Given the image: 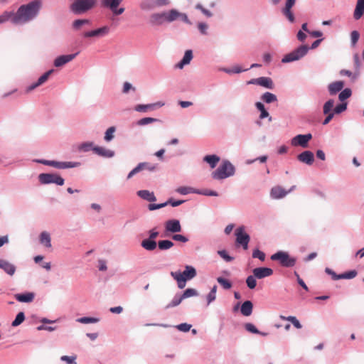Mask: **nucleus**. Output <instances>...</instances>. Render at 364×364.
I'll list each match as a JSON object with an SVG mask.
<instances>
[{
  "mask_svg": "<svg viewBox=\"0 0 364 364\" xmlns=\"http://www.w3.org/2000/svg\"><path fill=\"white\" fill-rule=\"evenodd\" d=\"M41 6V0H34L27 4L21 5L14 13L13 23L16 25L24 24L33 20L38 14Z\"/></svg>",
  "mask_w": 364,
  "mask_h": 364,
  "instance_id": "f257e3e1",
  "label": "nucleus"
},
{
  "mask_svg": "<svg viewBox=\"0 0 364 364\" xmlns=\"http://www.w3.org/2000/svg\"><path fill=\"white\" fill-rule=\"evenodd\" d=\"M171 275L176 280L178 288L183 289L185 287L187 280H190L196 276V271L193 267L187 265L183 272H171Z\"/></svg>",
  "mask_w": 364,
  "mask_h": 364,
  "instance_id": "f03ea898",
  "label": "nucleus"
},
{
  "mask_svg": "<svg viewBox=\"0 0 364 364\" xmlns=\"http://www.w3.org/2000/svg\"><path fill=\"white\" fill-rule=\"evenodd\" d=\"M235 173V167L228 161H224L223 164L212 173L214 179L221 180L232 176Z\"/></svg>",
  "mask_w": 364,
  "mask_h": 364,
  "instance_id": "7ed1b4c3",
  "label": "nucleus"
},
{
  "mask_svg": "<svg viewBox=\"0 0 364 364\" xmlns=\"http://www.w3.org/2000/svg\"><path fill=\"white\" fill-rule=\"evenodd\" d=\"M271 259L278 261L279 264L284 267H292L296 262V259L290 257V255L284 251H278L271 256Z\"/></svg>",
  "mask_w": 364,
  "mask_h": 364,
  "instance_id": "20e7f679",
  "label": "nucleus"
},
{
  "mask_svg": "<svg viewBox=\"0 0 364 364\" xmlns=\"http://www.w3.org/2000/svg\"><path fill=\"white\" fill-rule=\"evenodd\" d=\"M96 0H75L71 5V11L76 14H80L91 9L95 4Z\"/></svg>",
  "mask_w": 364,
  "mask_h": 364,
  "instance_id": "39448f33",
  "label": "nucleus"
},
{
  "mask_svg": "<svg viewBox=\"0 0 364 364\" xmlns=\"http://www.w3.org/2000/svg\"><path fill=\"white\" fill-rule=\"evenodd\" d=\"M309 48L306 45L300 46L298 48L287 54L282 60L284 63L298 60L304 57L308 52Z\"/></svg>",
  "mask_w": 364,
  "mask_h": 364,
  "instance_id": "423d86ee",
  "label": "nucleus"
},
{
  "mask_svg": "<svg viewBox=\"0 0 364 364\" xmlns=\"http://www.w3.org/2000/svg\"><path fill=\"white\" fill-rule=\"evenodd\" d=\"M38 179L42 184L55 183L58 186L64 184V179L56 173H41Z\"/></svg>",
  "mask_w": 364,
  "mask_h": 364,
  "instance_id": "0eeeda50",
  "label": "nucleus"
},
{
  "mask_svg": "<svg viewBox=\"0 0 364 364\" xmlns=\"http://www.w3.org/2000/svg\"><path fill=\"white\" fill-rule=\"evenodd\" d=\"M236 243L241 245L245 250L248 249V244L250 240V235L245 232V227L240 226L235 230Z\"/></svg>",
  "mask_w": 364,
  "mask_h": 364,
  "instance_id": "6e6552de",
  "label": "nucleus"
},
{
  "mask_svg": "<svg viewBox=\"0 0 364 364\" xmlns=\"http://www.w3.org/2000/svg\"><path fill=\"white\" fill-rule=\"evenodd\" d=\"M123 1V0H102V5L105 7L109 8L114 15L119 16L124 13V8H119V5Z\"/></svg>",
  "mask_w": 364,
  "mask_h": 364,
  "instance_id": "1a4fd4ad",
  "label": "nucleus"
},
{
  "mask_svg": "<svg viewBox=\"0 0 364 364\" xmlns=\"http://www.w3.org/2000/svg\"><path fill=\"white\" fill-rule=\"evenodd\" d=\"M169 4V0H143L140 4L142 10H151L156 6H166Z\"/></svg>",
  "mask_w": 364,
  "mask_h": 364,
  "instance_id": "9d476101",
  "label": "nucleus"
},
{
  "mask_svg": "<svg viewBox=\"0 0 364 364\" xmlns=\"http://www.w3.org/2000/svg\"><path fill=\"white\" fill-rule=\"evenodd\" d=\"M311 138L312 135L311 134L296 135L291 139V145L294 146H300L303 148H306L308 146V143Z\"/></svg>",
  "mask_w": 364,
  "mask_h": 364,
  "instance_id": "9b49d317",
  "label": "nucleus"
},
{
  "mask_svg": "<svg viewBox=\"0 0 364 364\" xmlns=\"http://www.w3.org/2000/svg\"><path fill=\"white\" fill-rule=\"evenodd\" d=\"M156 169V166L149 162H142L139 164L133 170H132L127 176V178H131L136 173L143 171L148 170L153 171Z\"/></svg>",
  "mask_w": 364,
  "mask_h": 364,
  "instance_id": "f8f14e48",
  "label": "nucleus"
},
{
  "mask_svg": "<svg viewBox=\"0 0 364 364\" xmlns=\"http://www.w3.org/2000/svg\"><path fill=\"white\" fill-rule=\"evenodd\" d=\"M165 231L166 233L180 232L182 230L181 223L178 220H168L164 223Z\"/></svg>",
  "mask_w": 364,
  "mask_h": 364,
  "instance_id": "ddd939ff",
  "label": "nucleus"
},
{
  "mask_svg": "<svg viewBox=\"0 0 364 364\" xmlns=\"http://www.w3.org/2000/svg\"><path fill=\"white\" fill-rule=\"evenodd\" d=\"M176 20H181L186 23L191 24V22L184 13H181L176 9H171L169 11L168 22H172Z\"/></svg>",
  "mask_w": 364,
  "mask_h": 364,
  "instance_id": "4468645a",
  "label": "nucleus"
},
{
  "mask_svg": "<svg viewBox=\"0 0 364 364\" xmlns=\"http://www.w3.org/2000/svg\"><path fill=\"white\" fill-rule=\"evenodd\" d=\"M254 276L259 279L272 275L273 270L269 267H257L252 270Z\"/></svg>",
  "mask_w": 364,
  "mask_h": 364,
  "instance_id": "2eb2a0df",
  "label": "nucleus"
},
{
  "mask_svg": "<svg viewBox=\"0 0 364 364\" xmlns=\"http://www.w3.org/2000/svg\"><path fill=\"white\" fill-rule=\"evenodd\" d=\"M296 3V0H287L285 6L282 9L283 14L288 18V20L293 23L294 21V16L291 9Z\"/></svg>",
  "mask_w": 364,
  "mask_h": 364,
  "instance_id": "dca6fc26",
  "label": "nucleus"
},
{
  "mask_svg": "<svg viewBox=\"0 0 364 364\" xmlns=\"http://www.w3.org/2000/svg\"><path fill=\"white\" fill-rule=\"evenodd\" d=\"M53 73V70H50L47 72H46L43 75H41L38 81L35 83H33L32 85H31L30 86H28L26 89V92H29L31 91H32L33 90H34L35 88L38 87V86L43 85V83H45L49 76Z\"/></svg>",
  "mask_w": 364,
  "mask_h": 364,
  "instance_id": "f3484780",
  "label": "nucleus"
},
{
  "mask_svg": "<svg viewBox=\"0 0 364 364\" xmlns=\"http://www.w3.org/2000/svg\"><path fill=\"white\" fill-rule=\"evenodd\" d=\"M297 159L307 165H311L314 161V155L310 151H304L297 156Z\"/></svg>",
  "mask_w": 364,
  "mask_h": 364,
  "instance_id": "a211bd4d",
  "label": "nucleus"
},
{
  "mask_svg": "<svg viewBox=\"0 0 364 364\" xmlns=\"http://www.w3.org/2000/svg\"><path fill=\"white\" fill-rule=\"evenodd\" d=\"M77 55V53L60 55L55 58V60L54 61V65L55 67L63 66L65 64L73 60L76 57Z\"/></svg>",
  "mask_w": 364,
  "mask_h": 364,
  "instance_id": "6ab92c4d",
  "label": "nucleus"
},
{
  "mask_svg": "<svg viewBox=\"0 0 364 364\" xmlns=\"http://www.w3.org/2000/svg\"><path fill=\"white\" fill-rule=\"evenodd\" d=\"M109 28L107 26H103L98 29L85 32L83 36L85 38H91V37H97V36H102L109 33Z\"/></svg>",
  "mask_w": 364,
  "mask_h": 364,
  "instance_id": "aec40b11",
  "label": "nucleus"
},
{
  "mask_svg": "<svg viewBox=\"0 0 364 364\" xmlns=\"http://www.w3.org/2000/svg\"><path fill=\"white\" fill-rule=\"evenodd\" d=\"M92 151L97 155L106 157V158H111L114 155V152L113 151H111L109 149H107L104 147L101 146H95L92 148Z\"/></svg>",
  "mask_w": 364,
  "mask_h": 364,
  "instance_id": "412c9836",
  "label": "nucleus"
},
{
  "mask_svg": "<svg viewBox=\"0 0 364 364\" xmlns=\"http://www.w3.org/2000/svg\"><path fill=\"white\" fill-rule=\"evenodd\" d=\"M0 268L4 269L8 274L12 276L16 272V267L8 261L0 259Z\"/></svg>",
  "mask_w": 364,
  "mask_h": 364,
  "instance_id": "4be33fe9",
  "label": "nucleus"
},
{
  "mask_svg": "<svg viewBox=\"0 0 364 364\" xmlns=\"http://www.w3.org/2000/svg\"><path fill=\"white\" fill-rule=\"evenodd\" d=\"M288 193L282 187L274 186L272 188L270 195L272 198L279 199L284 197Z\"/></svg>",
  "mask_w": 364,
  "mask_h": 364,
  "instance_id": "5701e85b",
  "label": "nucleus"
},
{
  "mask_svg": "<svg viewBox=\"0 0 364 364\" xmlns=\"http://www.w3.org/2000/svg\"><path fill=\"white\" fill-rule=\"evenodd\" d=\"M34 294L28 292L26 294H16L14 295L15 299L19 302L29 303L33 301L34 299Z\"/></svg>",
  "mask_w": 364,
  "mask_h": 364,
  "instance_id": "b1692460",
  "label": "nucleus"
},
{
  "mask_svg": "<svg viewBox=\"0 0 364 364\" xmlns=\"http://www.w3.org/2000/svg\"><path fill=\"white\" fill-rule=\"evenodd\" d=\"M164 104L161 102L148 104V105H138L135 107L134 109L137 112H146L148 110H152L156 107H161Z\"/></svg>",
  "mask_w": 364,
  "mask_h": 364,
  "instance_id": "393cba45",
  "label": "nucleus"
},
{
  "mask_svg": "<svg viewBox=\"0 0 364 364\" xmlns=\"http://www.w3.org/2000/svg\"><path fill=\"white\" fill-rule=\"evenodd\" d=\"M344 87L343 81H336L328 85V91L330 95H334L338 92L341 91Z\"/></svg>",
  "mask_w": 364,
  "mask_h": 364,
  "instance_id": "a878e982",
  "label": "nucleus"
},
{
  "mask_svg": "<svg viewBox=\"0 0 364 364\" xmlns=\"http://www.w3.org/2000/svg\"><path fill=\"white\" fill-rule=\"evenodd\" d=\"M364 14V0H358L354 11L353 16L355 19L358 20Z\"/></svg>",
  "mask_w": 364,
  "mask_h": 364,
  "instance_id": "bb28decb",
  "label": "nucleus"
},
{
  "mask_svg": "<svg viewBox=\"0 0 364 364\" xmlns=\"http://www.w3.org/2000/svg\"><path fill=\"white\" fill-rule=\"evenodd\" d=\"M137 195L144 200L147 201L154 202L156 200L153 192H150L147 190H141L137 192Z\"/></svg>",
  "mask_w": 364,
  "mask_h": 364,
  "instance_id": "cd10ccee",
  "label": "nucleus"
},
{
  "mask_svg": "<svg viewBox=\"0 0 364 364\" xmlns=\"http://www.w3.org/2000/svg\"><path fill=\"white\" fill-rule=\"evenodd\" d=\"M193 58V53L191 50H187L185 52L183 59L176 65V68H183L185 65L189 64Z\"/></svg>",
  "mask_w": 364,
  "mask_h": 364,
  "instance_id": "c85d7f7f",
  "label": "nucleus"
},
{
  "mask_svg": "<svg viewBox=\"0 0 364 364\" xmlns=\"http://www.w3.org/2000/svg\"><path fill=\"white\" fill-rule=\"evenodd\" d=\"M141 245L146 250L153 251L156 248L157 243L155 240L147 238L141 241Z\"/></svg>",
  "mask_w": 364,
  "mask_h": 364,
  "instance_id": "c756f323",
  "label": "nucleus"
},
{
  "mask_svg": "<svg viewBox=\"0 0 364 364\" xmlns=\"http://www.w3.org/2000/svg\"><path fill=\"white\" fill-rule=\"evenodd\" d=\"M253 305L250 301H245L241 306V313L245 316H249L252 314Z\"/></svg>",
  "mask_w": 364,
  "mask_h": 364,
  "instance_id": "7c9ffc66",
  "label": "nucleus"
},
{
  "mask_svg": "<svg viewBox=\"0 0 364 364\" xmlns=\"http://www.w3.org/2000/svg\"><path fill=\"white\" fill-rule=\"evenodd\" d=\"M203 161L207 162L212 168H214L220 161V157L216 155H207L203 158Z\"/></svg>",
  "mask_w": 364,
  "mask_h": 364,
  "instance_id": "2f4dec72",
  "label": "nucleus"
},
{
  "mask_svg": "<svg viewBox=\"0 0 364 364\" xmlns=\"http://www.w3.org/2000/svg\"><path fill=\"white\" fill-rule=\"evenodd\" d=\"M259 85L268 89H273L274 87L272 80L267 77H259Z\"/></svg>",
  "mask_w": 364,
  "mask_h": 364,
  "instance_id": "473e14b6",
  "label": "nucleus"
},
{
  "mask_svg": "<svg viewBox=\"0 0 364 364\" xmlns=\"http://www.w3.org/2000/svg\"><path fill=\"white\" fill-rule=\"evenodd\" d=\"M149 21L151 24L154 26H159L164 23V19L162 18L160 13H154L150 16Z\"/></svg>",
  "mask_w": 364,
  "mask_h": 364,
  "instance_id": "72a5a7b5",
  "label": "nucleus"
},
{
  "mask_svg": "<svg viewBox=\"0 0 364 364\" xmlns=\"http://www.w3.org/2000/svg\"><path fill=\"white\" fill-rule=\"evenodd\" d=\"M279 318L283 321H290L293 324V326L298 329H300L302 328V326L300 323L299 321L295 316H284L283 315H280Z\"/></svg>",
  "mask_w": 364,
  "mask_h": 364,
  "instance_id": "f704fd0d",
  "label": "nucleus"
},
{
  "mask_svg": "<svg viewBox=\"0 0 364 364\" xmlns=\"http://www.w3.org/2000/svg\"><path fill=\"white\" fill-rule=\"evenodd\" d=\"M40 242L47 247H51L50 236L48 232H43L40 236Z\"/></svg>",
  "mask_w": 364,
  "mask_h": 364,
  "instance_id": "c9c22d12",
  "label": "nucleus"
},
{
  "mask_svg": "<svg viewBox=\"0 0 364 364\" xmlns=\"http://www.w3.org/2000/svg\"><path fill=\"white\" fill-rule=\"evenodd\" d=\"M14 12L5 11L0 15V24L10 20L13 23Z\"/></svg>",
  "mask_w": 364,
  "mask_h": 364,
  "instance_id": "e433bc0d",
  "label": "nucleus"
},
{
  "mask_svg": "<svg viewBox=\"0 0 364 364\" xmlns=\"http://www.w3.org/2000/svg\"><path fill=\"white\" fill-rule=\"evenodd\" d=\"M174 245L173 242L171 240H160L158 242V247L160 250H166L171 249Z\"/></svg>",
  "mask_w": 364,
  "mask_h": 364,
  "instance_id": "4c0bfd02",
  "label": "nucleus"
},
{
  "mask_svg": "<svg viewBox=\"0 0 364 364\" xmlns=\"http://www.w3.org/2000/svg\"><path fill=\"white\" fill-rule=\"evenodd\" d=\"M261 99L266 103H272L277 101V96L271 92H267L262 95Z\"/></svg>",
  "mask_w": 364,
  "mask_h": 364,
  "instance_id": "58836bf2",
  "label": "nucleus"
},
{
  "mask_svg": "<svg viewBox=\"0 0 364 364\" xmlns=\"http://www.w3.org/2000/svg\"><path fill=\"white\" fill-rule=\"evenodd\" d=\"M334 100H328L323 107V112L324 114H327L328 113L334 112Z\"/></svg>",
  "mask_w": 364,
  "mask_h": 364,
  "instance_id": "ea45409f",
  "label": "nucleus"
},
{
  "mask_svg": "<svg viewBox=\"0 0 364 364\" xmlns=\"http://www.w3.org/2000/svg\"><path fill=\"white\" fill-rule=\"evenodd\" d=\"M256 107L260 111V119L266 118L269 116L268 112L265 109L264 105L262 102H257L255 104Z\"/></svg>",
  "mask_w": 364,
  "mask_h": 364,
  "instance_id": "a19ab883",
  "label": "nucleus"
},
{
  "mask_svg": "<svg viewBox=\"0 0 364 364\" xmlns=\"http://www.w3.org/2000/svg\"><path fill=\"white\" fill-rule=\"evenodd\" d=\"M357 275V272L355 270L349 271L347 272H345L343 274H341L338 276H335L336 279H353Z\"/></svg>",
  "mask_w": 364,
  "mask_h": 364,
  "instance_id": "79ce46f5",
  "label": "nucleus"
},
{
  "mask_svg": "<svg viewBox=\"0 0 364 364\" xmlns=\"http://www.w3.org/2000/svg\"><path fill=\"white\" fill-rule=\"evenodd\" d=\"M25 320V315L23 312H19L16 316V318L13 321L11 325L14 327L19 326L23 321Z\"/></svg>",
  "mask_w": 364,
  "mask_h": 364,
  "instance_id": "37998d69",
  "label": "nucleus"
},
{
  "mask_svg": "<svg viewBox=\"0 0 364 364\" xmlns=\"http://www.w3.org/2000/svg\"><path fill=\"white\" fill-rule=\"evenodd\" d=\"M90 22L87 19H77L73 23V27L75 30H79L83 25L89 24Z\"/></svg>",
  "mask_w": 364,
  "mask_h": 364,
  "instance_id": "c03bdc74",
  "label": "nucleus"
},
{
  "mask_svg": "<svg viewBox=\"0 0 364 364\" xmlns=\"http://www.w3.org/2000/svg\"><path fill=\"white\" fill-rule=\"evenodd\" d=\"M157 121H159V120L156 118L144 117V118L139 119L136 124L139 126H144V125L153 123V122H156Z\"/></svg>",
  "mask_w": 364,
  "mask_h": 364,
  "instance_id": "a18cd8bd",
  "label": "nucleus"
},
{
  "mask_svg": "<svg viewBox=\"0 0 364 364\" xmlns=\"http://www.w3.org/2000/svg\"><path fill=\"white\" fill-rule=\"evenodd\" d=\"M217 281L225 289H230L232 287V283L228 279L218 277Z\"/></svg>",
  "mask_w": 364,
  "mask_h": 364,
  "instance_id": "49530a36",
  "label": "nucleus"
},
{
  "mask_svg": "<svg viewBox=\"0 0 364 364\" xmlns=\"http://www.w3.org/2000/svg\"><path fill=\"white\" fill-rule=\"evenodd\" d=\"M183 300L181 295L176 296L173 300L166 306V309L176 306L181 304V302Z\"/></svg>",
  "mask_w": 364,
  "mask_h": 364,
  "instance_id": "de8ad7c7",
  "label": "nucleus"
},
{
  "mask_svg": "<svg viewBox=\"0 0 364 364\" xmlns=\"http://www.w3.org/2000/svg\"><path fill=\"white\" fill-rule=\"evenodd\" d=\"M256 277L253 275L248 276L246 279L247 287L252 289H255L257 285Z\"/></svg>",
  "mask_w": 364,
  "mask_h": 364,
  "instance_id": "09e8293b",
  "label": "nucleus"
},
{
  "mask_svg": "<svg viewBox=\"0 0 364 364\" xmlns=\"http://www.w3.org/2000/svg\"><path fill=\"white\" fill-rule=\"evenodd\" d=\"M197 295H198L197 291L194 289L190 288V289H187L186 290H185L183 294L181 295V296L184 299L197 296Z\"/></svg>",
  "mask_w": 364,
  "mask_h": 364,
  "instance_id": "8fccbe9b",
  "label": "nucleus"
},
{
  "mask_svg": "<svg viewBox=\"0 0 364 364\" xmlns=\"http://www.w3.org/2000/svg\"><path fill=\"white\" fill-rule=\"evenodd\" d=\"M351 95V90L349 88H346L341 92L338 95V98L341 101H344L345 100L349 98Z\"/></svg>",
  "mask_w": 364,
  "mask_h": 364,
  "instance_id": "3c124183",
  "label": "nucleus"
},
{
  "mask_svg": "<svg viewBox=\"0 0 364 364\" xmlns=\"http://www.w3.org/2000/svg\"><path fill=\"white\" fill-rule=\"evenodd\" d=\"M252 257L258 258L260 261L263 262L265 259V254L260 251L259 249H255L252 252Z\"/></svg>",
  "mask_w": 364,
  "mask_h": 364,
  "instance_id": "603ef678",
  "label": "nucleus"
},
{
  "mask_svg": "<svg viewBox=\"0 0 364 364\" xmlns=\"http://www.w3.org/2000/svg\"><path fill=\"white\" fill-rule=\"evenodd\" d=\"M115 132V128L114 127H111L108 128L105 132V140L107 141H109L114 138V132Z\"/></svg>",
  "mask_w": 364,
  "mask_h": 364,
  "instance_id": "864d4df0",
  "label": "nucleus"
},
{
  "mask_svg": "<svg viewBox=\"0 0 364 364\" xmlns=\"http://www.w3.org/2000/svg\"><path fill=\"white\" fill-rule=\"evenodd\" d=\"M98 321V318L93 317H82L77 320V322H80L81 323H97Z\"/></svg>",
  "mask_w": 364,
  "mask_h": 364,
  "instance_id": "5fc2aeb1",
  "label": "nucleus"
},
{
  "mask_svg": "<svg viewBox=\"0 0 364 364\" xmlns=\"http://www.w3.org/2000/svg\"><path fill=\"white\" fill-rule=\"evenodd\" d=\"M176 191L182 195H186L190 193H195L193 188L191 187L181 186L176 189Z\"/></svg>",
  "mask_w": 364,
  "mask_h": 364,
  "instance_id": "6e6d98bb",
  "label": "nucleus"
},
{
  "mask_svg": "<svg viewBox=\"0 0 364 364\" xmlns=\"http://www.w3.org/2000/svg\"><path fill=\"white\" fill-rule=\"evenodd\" d=\"M76 358H77L76 355H73V356L63 355L60 357V360L62 361L66 362L67 364H77L75 363Z\"/></svg>",
  "mask_w": 364,
  "mask_h": 364,
  "instance_id": "4d7b16f0",
  "label": "nucleus"
},
{
  "mask_svg": "<svg viewBox=\"0 0 364 364\" xmlns=\"http://www.w3.org/2000/svg\"><path fill=\"white\" fill-rule=\"evenodd\" d=\"M80 166V162H62V168H75Z\"/></svg>",
  "mask_w": 364,
  "mask_h": 364,
  "instance_id": "13d9d810",
  "label": "nucleus"
},
{
  "mask_svg": "<svg viewBox=\"0 0 364 364\" xmlns=\"http://www.w3.org/2000/svg\"><path fill=\"white\" fill-rule=\"evenodd\" d=\"M347 108V104L346 103H341L340 105H338L336 106L333 109L334 114H340L345 111Z\"/></svg>",
  "mask_w": 364,
  "mask_h": 364,
  "instance_id": "bf43d9fd",
  "label": "nucleus"
},
{
  "mask_svg": "<svg viewBox=\"0 0 364 364\" xmlns=\"http://www.w3.org/2000/svg\"><path fill=\"white\" fill-rule=\"evenodd\" d=\"M93 147H94L93 144L92 142H87V143L82 144L79 146V149L82 151H88L91 149H92Z\"/></svg>",
  "mask_w": 364,
  "mask_h": 364,
  "instance_id": "052dcab7",
  "label": "nucleus"
},
{
  "mask_svg": "<svg viewBox=\"0 0 364 364\" xmlns=\"http://www.w3.org/2000/svg\"><path fill=\"white\" fill-rule=\"evenodd\" d=\"M191 328V325L188 324L186 323H181L176 326V328L183 332H188L190 331Z\"/></svg>",
  "mask_w": 364,
  "mask_h": 364,
  "instance_id": "680f3d73",
  "label": "nucleus"
},
{
  "mask_svg": "<svg viewBox=\"0 0 364 364\" xmlns=\"http://www.w3.org/2000/svg\"><path fill=\"white\" fill-rule=\"evenodd\" d=\"M218 253L226 262H231L233 259V257L228 255L225 250H219Z\"/></svg>",
  "mask_w": 364,
  "mask_h": 364,
  "instance_id": "e2e57ef3",
  "label": "nucleus"
},
{
  "mask_svg": "<svg viewBox=\"0 0 364 364\" xmlns=\"http://www.w3.org/2000/svg\"><path fill=\"white\" fill-rule=\"evenodd\" d=\"M172 239L175 241H178L183 243L188 241V239L186 236L178 234L173 235L172 236Z\"/></svg>",
  "mask_w": 364,
  "mask_h": 364,
  "instance_id": "0e129e2a",
  "label": "nucleus"
},
{
  "mask_svg": "<svg viewBox=\"0 0 364 364\" xmlns=\"http://www.w3.org/2000/svg\"><path fill=\"white\" fill-rule=\"evenodd\" d=\"M167 205H168V203H166V202L163 203H160V204L151 203L149 205L148 208H149V210H154L156 209L164 208V207L166 206Z\"/></svg>",
  "mask_w": 364,
  "mask_h": 364,
  "instance_id": "69168bd1",
  "label": "nucleus"
},
{
  "mask_svg": "<svg viewBox=\"0 0 364 364\" xmlns=\"http://www.w3.org/2000/svg\"><path fill=\"white\" fill-rule=\"evenodd\" d=\"M245 328L247 331L253 333H259V331L257 329V328L252 323H246Z\"/></svg>",
  "mask_w": 364,
  "mask_h": 364,
  "instance_id": "338daca9",
  "label": "nucleus"
},
{
  "mask_svg": "<svg viewBox=\"0 0 364 364\" xmlns=\"http://www.w3.org/2000/svg\"><path fill=\"white\" fill-rule=\"evenodd\" d=\"M359 33L356 31H353L351 34H350V37H351V41L353 44H355L358 39H359Z\"/></svg>",
  "mask_w": 364,
  "mask_h": 364,
  "instance_id": "774afa93",
  "label": "nucleus"
}]
</instances>
